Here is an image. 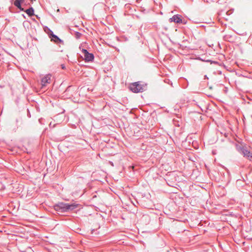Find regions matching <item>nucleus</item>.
Listing matches in <instances>:
<instances>
[{"label":"nucleus","mask_w":252,"mask_h":252,"mask_svg":"<svg viewBox=\"0 0 252 252\" xmlns=\"http://www.w3.org/2000/svg\"><path fill=\"white\" fill-rule=\"evenodd\" d=\"M50 32L51 33L50 34V36L52 40H53L56 43H63V41L57 35L54 34L52 31H50Z\"/></svg>","instance_id":"7"},{"label":"nucleus","mask_w":252,"mask_h":252,"mask_svg":"<svg viewBox=\"0 0 252 252\" xmlns=\"http://www.w3.org/2000/svg\"><path fill=\"white\" fill-rule=\"evenodd\" d=\"M51 75L48 74L43 77L41 79V84L42 85V88L46 86L48 84H49L51 82Z\"/></svg>","instance_id":"4"},{"label":"nucleus","mask_w":252,"mask_h":252,"mask_svg":"<svg viewBox=\"0 0 252 252\" xmlns=\"http://www.w3.org/2000/svg\"><path fill=\"white\" fill-rule=\"evenodd\" d=\"M170 23L174 22L177 24H181L183 23L182 16L179 14H176L169 18Z\"/></svg>","instance_id":"6"},{"label":"nucleus","mask_w":252,"mask_h":252,"mask_svg":"<svg viewBox=\"0 0 252 252\" xmlns=\"http://www.w3.org/2000/svg\"><path fill=\"white\" fill-rule=\"evenodd\" d=\"M183 23L184 24H186V21H183V23Z\"/></svg>","instance_id":"13"},{"label":"nucleus","mask_w":252,"mask_h":252,"mask_svg":"<svg viewBox=\"0 0 252 252\" xmlns=\"http://www.w3.org/2000/svg\"><path fill=\"white\" fill-rule=\"evenodd\" d=\"M61 67L62 69H64L65 68V66L64 64H61Z\"/></svg>","instance_id":"12"},{"label":"nucleus","mask_w":252,"mask_h":252,"mask_svg":"<svg viewBox=\"0 0 252 252\" xmlns=\"http://www.w3.org/2000/svg\"><path fill=\"white\" fill-rule=\"evenodd\" d=\"M78 204L75 203H65L63 202H59L54 205L55 210L61 213L69 212L77 208Z\"/></svg>","instance_id":"1"},{"label":"nucleus","mask_w":252,"mask_h":252,"mask_svg":"<svg viewBox=\"0 0 252 252\" xmlns=\"http://www.w3.org/2000/svg\"><path fill=\"white\" fill-rule=\"evenodd\" d=\"M235 145L236 149L237 150V151L239 152L240 154H242L244 157L248 152V150L244 148L243 147H242L241 146L239 145L238 144H236Z\"/></svg>","instance_id":"8"},{"label":"nucleus","mask_w":252,"mask_h":252,"mask_svg":"<svg viewBox=\"0 0 252 252\" xmlns=\"http://www.w3.org/2000/svg\"><path fill=\"white\" fill-rule=\"evenodd\" d=\"M81 35H82V34L78 32H75V36L77 39L80 38Z\"/></svg>","instance_id":"10"},{"label":"nucleus","mask_w":252,"mask_h":252,"mask_svg":"<svg viewBox=\"0 0 252 252\" xmlns=\"http://www.w3.org/2000/svg\"><path fill=\"white\" fill-rule=\"evenodd\" d=\"M198 60H199L203 61V60H202V59H201L200 58H199V57L198 58Z\"/></svg>","instance_id":"14"},{"label":"nucleus","mask_w":252,"mask_h":252,"mask_svg":"<svg viewBox=\"0 0 252 252\" xmlns=\"http://www.w3.org/2000/svg\"><path fill=\"white\" fill-rule=\"evenodd\" d=\"M206 62H210L211 64H219L218 62L211 61V60H208L206 61Z\"/></svg>","instance_id":"11"},{"label":"nucleus","mask_w":252,"mask_h":252,"mask_svg":"<svg viewBox=\"0 0 252 252\" xmlns=\"http://www.w3.org/2000/svg\"><path fill=\"white\" fill-rule=\"evenodd\" d=\"M129 89L134 93H141L146 90L147 85L140 81L136 82L131 83L129 86Z\"/></svg>","instance_id":"2"},{"label":"nucleus","mask_w":252,"mask_h":252,"mask_svg":"<svg viewBox=\"0 0 252 252\" xmlns=\"http://www.w3.org/2000/svg\"><path fill=\"white\" fill-rule=\"evenodd\" d=\"M244 157L246 158L252 162V153L248 151Z\"/></svg>","instance_id":"9"},{"label":"nucleus","mask_w":252,"mask_h":252,"mask_svg":"<svg viewBox=\"0 0 252 252\" xmlns=\"http://www.w3.org/2000/svg\"><path fill=\"white\" fill-rule=\"evenodd\" d=\"M205 78L208 79V77H207V75L205 76Z\"/></svg>","instance_id":"16"},{"label":"nucleus","mask_w":252,"mask_h":252,"mask_svg":"<svg viewBox=\"0 0 252 252\" xmlns=\"http://www.w3.org/2000/svg\"><path fill=\"white\" fill-rule=\"evenodd\" d=\"M24 0H15L14 2V5L19 8L21 11H25L26 13L29 16H32L34 15V9L32 7H30L29 9L25 10L22 7L21 3L24 2Z\"/></svg>","instance_id":"3"},{"label":"nucleus","mask_w":252,"mask_h":252,"mask_svg":"<svg viewBox=\"0 0 252 252\" xmlns=\"http://www.w3.org/2000/svg\"><path fill=\"white\" fill-rule=\"evenodd\" d=\"M205 78L208 79V77H207V75L205 76Z\"/></svg>","instance_id":"15"},{"label":"nucleus","mask_w":252,"mask_h":252,"mask_svg":"<svg viewBox=\"0 0 252 252\" xmlns=\"http://www.w3.org/2000/svg\"><path fill=\"white\" fill-rule=\"evenodd\" d=\"M82 53L84 55L85 60L87 62L92 61L94 59V56L92 53H90L87 50L83 49Z\"/></svg>","instance_id":"5"}]
</instances>
